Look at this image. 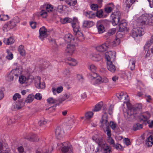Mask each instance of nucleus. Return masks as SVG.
<instances>
[{"label": "nucleus", "instance_id": "49", "mask_svg": "<svg viewBox=\"0 0 153 153\" xmlns=\"http://www.w3.org/2000/svg\"><path fill=\"white\" fill-rule=\"evenodd\" d=\"M47 102L49 104H54L57 103V101L52 97H50L47 99Z\"/></svg>", "mask_w": 153, "mask_h": 153}, {"label": "nucleus", "instance_id": "4", "mask_svg": "<svg viewBox=\"0 0 153 153\" xmlns=\"http://www.w3.org/2000/svg\"><path fill=\"white\" fill-rule=\"evenodd\" d=\"M16 20H11L4 25L3 30L4 32H7L10 29L14 28L16 25Z\"/></svg>", "mask_w": 153, "mask_h": 153}, {"label": "nucleus", "instance_id": "31", "mask_svg": "<svg viewBox=\"0 0 153 153\" xmlns=\"http://www.w3.org/2000/svg\"><path fill=\"white\" fill-rule=\"evenodd\" d=\"M103 105V102H100L97 104L93 110L94 112L98 111H100Z\"/></svg>", "mask_w": 153, "mask_h": 153}, {"label": "nucleus", "instance_id": "54", "mask_svg": "<svg viewBox=\"0 0 153 153\" xmlns=\"http://www.w3.org/2000/svg\"><path fill=\"white\" fill-rule=\"evenodd\" d=\"M109 125L111 128L113 130L115 129L117 127V124L116 123L114 122H110Z\"/></svg>", "mask_w": 153, "mask_h": 153}, {"label": "nucleus", "instance_id": "41", "mask_svg": "<svg viewBox=\"0 0 153 153\" xmlns=\"http://www.w3.org/2000/svg\"><path fill=\"white\" fill-rule=\"evenodd\" d=\"M14 75L10 71L9 74H7L6 76V79L8 81H11L13 80Z\"/></svg>", "mask_w": 153, "mask_h": 153}, {"label": "nucleus", "instance_id": "12", "mask_svg": "<svg viewBox=\"0 0 153 153\" xmlns=\"http://www.w3.org/2000/svg\"><path fill=\"white\" fill-rule=\"evenodd\" d=\"M32 81V80L30 79L29 77H26L23 75H21L19 77V82L21 84L27 83Z\"/></svg>", "mask_w": 153, "mask_h": 153}, {"label": "nucleus", "instance_id": "61", "mask_svg": "<svg viewBox=\"0 0 153 153\" xmlns=\"http://www.w3.org/2000/svg\"><path fill=\"white\" fill-rule=\"evenodd\" d=\"M120 20H112V23L113 26H115L118 24L119 25L120 23L119 24Z\"/></svg>", "mask_w": 153, "mask_h": 153}, {"label": "nucleus", "instance_id": "29", "mask_svg": "<svg viewBox=\"0 0 153 153\" xmlns=\"http://www.w3.org/2000/svg\"><path fill=\"white\" fill-rule=\"evenodd\" d=\"M94 25V23L89 20L85 21L83 23V26L85 27H90Z\"/></svg>", "mask_w": 153, "mask_h": 153}, {"label": "nucleus", "instance_id": "5", "mask_svg": "<svg viewBox=\"0 0 153 153\" xmlns=\"http://www.w3.org/2000/svg\"><path fill=\"white\" fill-rule=\"evenodd\" d=\"M75 46L73 45L68 44L65 50V54L67 56H72L76 52Z\"/></svg>", "mask_w": 153, "mask_h": 153}, {"label": "nucleus", "instance_id": "57", "mask_svg": "<svg viewBox=\"0 0 153 153\" xmlns=\"http://www.w3.org/2000/svg\"><path fill=\"white\" fill-rule=\"evenodd\" d=\"M91 80H92V79H94L95 78H97L98 76H100L98 74L96 73V72L93 73L92 74H91Z\"/></svg>", "mask_w": 153, "mask_h": 153}, {"label": "nucleus", "instance_id": "7", "mask_svg": "<svg viewBox=\"0 0 153 153\" xmlns=\"http://www.w3.org/2000/svg\"><path fill=\"white\" fill-rule=\"evenodd\" d=\"M40 77L39 76H36L34 79V84L35 86L38 88H44L45 87V84L44 82L41 83Z\"/></svg>", "mask_w": 153, "mask_h": 153}, {"label": "nucleus", "instance_id": "35", "mask_svg": "<svg viewBox=\"0 0 153 153\" xmlns=\"http://www.w3.org/2000/svg\"><path fill=\"white\" fill-rule=\"evenodd\" d=\"M124 23H122L121 24H120L119 25V31L117 33H119V34H118L119 36H122V37L123 36V34L121 33V32H123L124 31V26L123 25Z\"/></svg>", "mask_w": 153, "mask_h": 153}, {"label": "nucleus", "instance_id": "18", "mask_svg": "<svg viewBox=\"0 0 153 153\" xmlns=\"http://www.w3.org/2000/svg\"><path fill=\"white\" fill-rule=\"evenodd\" d=\"M64 39L67 43L73 42L74 41V38L71 34H67L65 35Z\"/></svg>", "mask_w": 153, "mask_h": 153}, {"label": "nucleus", "instance_id": "30", "mask_svg": "<svg viewBox=\"0 0 153 153\" xmlns=\"http://www.w3.org/2000/svg\"><path fill=\"white\" fill-rule=\"evenodd\" d=\"M145 25H153V20H146V21L143 20L140 23V26Z\"/></svg>", "mask_w": 153, "mask_h": 153}, {"label": "nucleus", "instance_id": "17", "mask_svg": "<svg viewBox=\"0 0 153 153\" xmlns=\"http://www.w3.org/2000/svg\"><path fill=\"white\" fill-rule=\"evenodd\" d=\"M63 132L62 128L59 126L57 127L55 131V134L58 138L59 139L62 137Z\"/></svg>", "mask_w": 153, "mask_h": 153}, {"label": "nucleus", "instance_id": "50", "mask_svg": "<svg viewBox=\"0 0 153 153\" xmlns=\"http://www.w3.org/2000/svg\"><path fill=\"white\" fill-rule=\"evenodd\" d=\"M49 152L48 149L47 148H44L41 151L37 150L36 153H48Z\"/></svg>", "mask_w": 153, "mask_h": 153}, {"label": "nucleus", "instance_id": "58", "mask_svg": "<svg viewBox=\"0 0 153 153\" xmlns=\"http://www.w3.org/2000/svg\"><path fill=\"white\" fill-rule=\"evenodd\" d=\"M21 97V95L18 93L15 94L13 97V99L14 100H16L17 98H20Z\"/></svg>", "mask_w": 153, "mask_h": 153}, {"label": "nucleus", "instance_id": "56", "mask_svg": "<svg viewBox=\"0 0 153 153\" xmlns=\"http://www.w3.org/2000/svg\"><path fill=\"white\" fill-rule=\"evenodd\" d=\"M140 119L141 120H142L143 122H146L148 120V117L145 115H141L140 117Z\"/></svg>", "mask_w": 153, "mask_h": 153}, {"label": "nucleus", "instance_id": "59", "mask_svg": "<svg viewBox=\"0 0 153 153\" xmlns=\"http://www.w3.org/2000/svg\"><path fill=\"white\" fill-rule=\"evenodd\" d=\"M30 25L33 29H35L36 27V23L34 21H32L30 23Z\"/></svg>", "mask_w": 153, "mask_h": 153}, {"label": "nucleus", "instance_id": "62", "mask_svg": "<svg viewBox=\"0 0 153 153\" xmlns=\"http://www.w3.org/2000/svg\"><path fill=\"white\" fill-rule=\"evenodd\" d=\"M34 98L36 99L40 100L42 98V96H41V94L39 93H38L36 94L35 96L34 97Z\"/></svg>", "mask_w": 153, "mask_h": 153}, {"label": "nucleus", "instance_id": "3", "mask_svg": "<svg viewBox=\"0 0 153 153\" xmlns=\"http://www.w3.org/2000/svg\"><path fill=\"white\" fill-rule=\"evenodd\" d=\"M62 144V153H73L72 147L69 142H64Z\"/></svg>", "mask_w": 153, "mask_h": 153}, {"label": "nucleus", "instance_id": "28", "mask_svg": "<svg viewBox=\"0 0 153 153\" xmlns=\"http://www.w3.org/2000/svg\"><path fill=\"white\" fill-rule=\"evenodd\" d=\"M126 97H125V103H126L127 106L129 110H131L132 108V106L129 102V98L127 94H126Z\"/></svg>", "mask_w": 153, "mask_h": 153}, {"label": "nucleus", "instance_id": "42", "mask_svg": "<svg viewBox=\"0 0 153 153\" xmlns=\"http://www.w3.org/2000/svg\"><path fill=\"white\" fill-rule=\"evenodd\" d=\"M34 98V96L31 94H29L26 98L25 101L27 102L30 103L32 102Z\"/></svg>", "mask_w": 153, "mask_h": 153}, {"label": "nucleus", "instance_id": "6", "mask_svg": "<svg viewBox=\"0 0 153 153\" xmlns=\"http://www.w3.org/2000/svg\"><path fill=\"white\" fill-rule=\"evenodd\" d=\"M0 153H10L8 145L0 140Z\"/></svg>", "mask_w": 153, "mask_h": 153}, {"label": "nucleus", "instance_id": "60", "mask_svg": "<svg viewBox=\"0 0 153 153\" xmlns=\"http://www.w3.org/2000/svg\"><path fill=\"white\" fill-rule=\"evenodd\" d=\"M125 143L126 146H129L131 144V142L128 138H125Z\"/></svg>", "mask_w": 153, "mask_h": 153}, {"label": "nucleus", "instance_id": "39", "mask_svg": "<svg viewBox=\"0 0 153 153\" xmlns=\"http://www.w3.org/2000/svg\"><path fill=\"white\" fill-rule=\"evenodd\" d=\"M6 52L7 53V55L6 56V58L7 59L9 60H11L13 58V54L10 51L9 49H7Z\"/></svg>", "mask_w": 153, "mask_h": 153}, {"label": "nucleus", "instance_id": "36", "mask_svg": "<svg viewBox=\"0 0 153 153\" xmlns=\"http://www.w3.org/2000/svg\"><path fill=\"white\" fill-rule=\"evenodd\" d=\"M94 114L92 111H88L85 113V117L87 120H90L93 117Z\"/></svg>", "mask_w": 153, "mask_h": 153}, {"label": "nucleus", "instance_id": "22", "mask_svg": "<svg viewBox=\"0 0 153 153\" xmlns=\"http://www.w3.org/2000/svg\"><path fill=\"white\" fill-rule=\"evenodd\" d=\"M25 138L32 142L38 141L39 140L37 136L35 134H32L30 136L25 137Z\"/></svg>", "mask_w": 153, "mask_h": 153}, {"label": "nucleus", "instance_id": "51", "mask_svg": "<svg viewBox=\"0 0 153 153\" xmlns=\"http://www.w3.org/2000/svg\"><path fill=\"white\" fill-rule=\"evenodd\" d=\"M47 121L46 119L44 118H42L41 119L39 122V124L40 126H42L43 125H45L47 123Z\"/></svg>", "mask_w": 153, "mask_h": 153}, {"label": "nucleus", "instance_id": "23", "mask_svg": "<svg viewBox=\"0 0 153 153\" xmlns=\"http://www.w3.org/2000/svg\"><path fill=\"white\" fill-rule=\"evenodd\" d=\"M118 34H119V33H117L116 34V38L112 42V45L114 46L118 45L120 43V38L122 36H119L118 35Z\"/></svg>", "mask_w": 153, "mask_h": 153}, {"label": "nucleus", "instance_id": "19", "mask_svg": "<svg viewBox=\"0 0 153 153\" xmlns=\"http://www.w3.org/2000/svg\"><path fill=\"white\" fill-rule=\"evenodd\" d=\"M108 5H110V6H107L105 7L104 9L105 12L107 13H110L114 8V5L113 3H109Z\"/></svg>", "mask_w": 153, "mask_h": 153}, {"label": "nucleus", "instance_id": "20", "mask_svg": "<svg viewBox=\"0 0 153 153\" xmlns=\"http://www.w3.org/2000/svg\"><path fill=\"white\" fill-rule=\"evenodd\" d=\"M42 7L44 10L46 9L48 12H52L53 10V6L51 4H45L42 6Z\"/></svg>", "mask_w": 153, "mask_h": 153}, {"label": "nucleus", "instance_id": "25", "mask_svg": "<svg viewBox=\"0 0 153 153\" xmlns=\"http://www.w3.org/2000/svg\"><path fill=\"white\" fill-rule=\"evenodd\" d=\"M136 0H126L125 3L126 4V11L127 12H128V10L131 6L135 1Z\"/></svg>", "mask_w": 153, "mask_h": 153}, {"label": "nucleus", "instance_id": "63", "mask_svg": "<svg viewBox=\"0 0 153 153\" xmlns=\"http://www.w3.org/2000/svg\"><path fill=\"white\" fill-rule=\"evenodd\" d=\"M147 123L149 124V126L150 128H152L153 127V121L148 120L147 121Z\"/></svg>", "mask_w": 153, "mask_h": 153}, {"label": "nucleus", "instance_id": "55", "mask_svg": "<svg viewBox=\"0 0 153 153\" xmlns=\"http://www.w3.org/2000/svg\"><path fill=\"white\" fill-rule=\"evenodd\" d=\"M106 131L107 132V136H108V138L109 139H110L111 137V130L109 128V127H107L106 128Z\"/></svg>", "mask_w": 153, "mask_h": 153}, {"label": "nucleus", "instance_id": "46", "mask_svg": "<svg viewBox=\"0 0 153 153\" xmlns=\"http://www.w3.org/2000/svg\"><path fill=\"white\" fill-rule=\"evenodd\" d=\"M88 69L91 71L92 73L96 72L97 70V67L94 65H90L88 67Z\"/></svg>", "mask_w": 153, "mask_h": 153}, {"label": "nucleus", "instance_id": "53", "mask_svg": "<svg viewBox=\"0 0 153 153\" xmlns=\"http://www.w3.org/2000/svg\"><path fill=\"white\" fill-rule=\"evenodd\" d=\"M124 93L123 92H122L120 93H117L116 94L117 97L119 99L121 100L124 97Z\"/></svg>", "mask_w": 153, "mask_h": 153}, {"label": "nucleus", "instance_id": "27", "mask_svg": "<svg viewBox=\"0 0 153 153\" xmlns=\"http://www.w3.org/2000/svg\"><path fill=\"white\" fill-rule=\"evenodd\" d=\"M120 13L119 11L112 13L111 15V19H120Z\"/></svg>", "mask_w": 153, "mask_h": 153}, {"label": "nucleus", "instance_id": "40", "mask_svg": "<svg viewBox=\"0 0 153 153\" xmlns=\"http://www.w3.org/2000/svg\"><path fill=\"white\" fill-rule=\"evenodd\" d=\"M135 61L133 59L131 60L129 63V67L131 70H133L135 69Z\"/></svg>", "mask_w": 153, "mask_h": 153}, {"label": "nucleus", "instance_id": "47", "mask_svg": "<svg viewBox=\"0 0 153 153\" xmlns=\"http://www.w3.org/2000/svg\"><path fill=\"white\" fill-rule=\"evenodd\" d=\"M99 7L98 5L96 4H92L90 5V7L92 10L94 11H97Z\"/></svg>", "mask_w": 153, "mask_h": 153}, {"label": "nucleus", "instance_id": "13", "mask_svg": "<svg viewBox=\"0 0 153 153\" xmlns=\"http://www.w3.org/2000/svg\"><path fill=\"white\" fill-rule=\"evenodd\" d=\"M108 45L106 43H104L96 47V49L100 52H104L106 51L108 48Z\"/></svg>", "mask_w": 153, "mask_h": 153}, {"label": "nucleus", "instance_id": "10", "mask_svg": "<svg viewBox=\"0 0 153 153\" xmlns=\"http://www.w3.org/2000/svg\"><path fill=\"white\" fill-rule=\"evenodd\" d=\"M39 37L41 40H43L47 36V29L45 27L43 26L39 29Z\"/></svg>", "mask_w": 153, "mask_h": 153}, {"label": "nucleus", "instance_id": "24", "mask_svg": "<svg viewBox=\"0 0 153 153\" xmlns=\"http://www.w3.org/2000/svg\"><path fill=\"white\" fill-rule=\"evenodd\" d=\"M84 15L88 19L95 18V13L92 11H88L84 13Z\"/></svg>", "mask_w": 153, "mask_h": 153}, {"label": "nucleus", "instance_id": "2", "mask_svg": "<svg viewBox=\"0 0 153 153\" xmlns=\"http://www.w3.org/2000/svg\"><path fill=\"white\" fill-rule=\"evenodd\" d=\"M116 53L114 51H110L106 54L105 58L107 61V68L108 70L112 72L116 71L115 66L112 64V62L115 60Z\"/></svg>", "mask_w": 153, "mask_h": 153}, {"label": "nucleus", "instance_id": "1", "mask_svg": "<svg viewBox=\"0 0 153 153\" xmlns=\"http://www.w3.org/2000/svg\"><path fill=\"white\" fill-rule=\"evenodd\" d=\"M73 29L74 34L76 35V39L80 42L83 41L85 39V36L82 32L80 30L79 22L78 20H71L69 21Z\"/></svg>", "mask_w": 153, "mask_h": 153}, {"label": "nucleus", "instance_id": "16", "mask_svg": "<svg viewBox=\"0 0 153 153\" xmlns=\"http://www.w3.org/2000/svg\"><path fill=\"white\" fill-rule=\"evenodd\" d=\"M66 62L71 66H76L78 64V62L75 59L71 58H68L66 60Z\"/></svg>", "mask_w": 153, "mask_h": 153}, {"label": "nucleus", "instance_id": "37", "mask_svg": "<svg viewBox=\"0 0 153 153\" xmlns=\"http://www.w3.org/2000/svg\"><path fill=\"white\" fill-rule=\"evenodd\" d=\"M102 82V78L100 76H98L96 78L92 79V82L94 85L99 84Z\"/></svg>", "mask_w": 153, "mask_h": 153}, {"label": "nucleus", "instance_id": "44", "mask_svg": "<svg viewBox=\"0 0 153 153\" xmlns=\"http://www.w3.org/2000/svg\"><path fill=\"white\" fill-rule=\"evenodd\" d=\"M67 3L70 6H74L76 3V0H67Z\"/></svg>", "mask_w": 153, "mask_h": 153}, {"label": "nucleus", "instance_id": "8", "mask_svg": "<svg viewBox=\"0 0 153 153\" xmlns=\"http://www.w3.org/2000/svg\"><path fill=\"white\" fill-rule=\"evenodd\" d=\"M99 146L101 147L103 150V153H111V151L107 144L104 142H99Z\"/></svg>", "mask_w": 153, "mask_h": 153}, {"label": "nucleus", "instance_id": "48", "mask_svg": "<svg viewBox=\"0 0 153 153\" xmlns=\"http://www.w3.org/2000/svg\"><path fill=\"white\" fill-rule=\"evenodd\" d=\"M116 29L115 28H113L109 30L106 34L108 36H111L114 34L116 33Z\"/></svg>", "mask_w": 153, "mask_h": 153}, {"label": "nucleus", "instance_id": "32", "mask_svg": "<svg viewBox=\"0 0 153 153\" xmlns=\"http://www.w3.org/2000/svg\"><path fill=\"white\" fill-rule=\"evenodd\" d=\"M18 51L22 56H24L25 55V51L24 48V46L23 45H21L19 47Z\"/></svg>", "mask_w": 153, "mask_h": 153}, {"label": "nucleus", "instance_id": "45", "mask_svg": "<svg viewBox=\"0 0 153 153\" xmlns=\"http://www.w3.org/2000/svg\"><path fill=\"white\" fill-rule=\"evenodd\" d=\"M69 97V96L68 95L65 94L62 98L59 100V102L60 103H62L63 102L68 99Z\"/></svg>", "mask_w": 153, "mask_h": 153}, {"label": "nucleus", "instance_id": "21", "mask_svg": "<svg viewBox=\"0 0 153 153\" xmlns=\"http://www.w3.org/2000/svg\"><path fill=\"white\" fill-rule=\"evenodd\" d=\"M15 40L13 37H10L9 38H4L3 40V42L6 45H11L14 43Z\"/></svg>", "mask_w": 153, "mask_h": 153}, {"label": "nucleus", "instance_id": "64", "mask_svg": "<svg viewBox=\"0 0 153 153\" xmlns=\"http://www.w3.org/2000/svg\"><path fill=\"white\" fill-rule=\"evenodd\" d=\"M148 15L147 14L142 15L141 16V19L142 18L143 19H149V18H148Z\"/></svg>", "mask_w": 153, "mask_h": 153}, {"label": "nucleus", "instance_id": "52", "mask_svg": "<svg viewBox=\"0 0 153 153\" xmlns=\"http://www.w3.org/2000/svg\"><path fill=\"white\" fill-rule=\"evenodd\" d=\"M47 13L44 9L40 12V16L43 18H45L47 16Z\"/></svg>", "mask_w": 153, "mask_h": 153}, {"label": "nucleus", "instance_id": "33", "mask_svg": "<svg viewBox=\"0 0 153 153\" xmlns=\"http://www.w3.org/2000/svg\"><path fill=\"white\" fill-rule=\"evenodd\" d=\"M98 32L99 34L102 33L104 32L105 30L104 26L102 24H97V25Z\"/></svg>", "mask_w": 153, "mask_h": 153}, {"label": "nucleus", "instance_id": "38", "mask_svg": "<svg viewBox=\"0 0 153 153\" xmlns=\"http://www.w3.org/2000/svg\"><path fill=\"white\" fill-rule=\"evenodd\" d=\"M102 57L99 54H94L92 57V60L95 61H99L101 60Z\"/></svg>", "mask_w": 153, "mask_h": 153}, {"label": "nucleus", "instance_id": "11", "mask_svg": "<svg viewBox=\"0 0 153 153\" xmlns=\"http://www.w3.org/2000/svg\"><path fill=\"white\" fill-rule=\"evenodd\" d=\"M14 65L16 67L15 69L12 70L11 72L14 76L18 77L21 74V71L19 70L20 66L18 65L17 63H14Z\"/></svg>", "mask_w": 153, "mask_h": 153}, {"label": "nucleus", "instance_id": "26", "mask_svg": "<svg viewBox=\"0 0 153 153\" xmlns=\"http://www.w3.org/2000/svg\"><path fill=\"white\" fill-rule=\"evenodd\" d=\"M146 144L148 147H151L153 144V136H150L146 140Z\"/></svg>", "mask_w": 153, "mask_h": 153}, {"label": "nucleus", "instance_id": "14", "mask_svg": "<svg viewBox=\"0 0 153 153\" xmlns=\"http://www.w3.org/2000/svg\"><path fill=\"white\" fill-rule=\"evenodd\" d=\"M95 18L97 16L98 18H106L108 14H105L102 9L97 10L96 13H95Z\"/></svg>", "mask_w": 153, "mask_h": 153}, {"label": "nucleus", "instance_id": "43", "mask_svg": "<svg viewBox=\"0 0 153 153\" xmlns=\"http://www.w3.org/2000/svg\"><path fill=\"white\" fill-rule=\"evenodd\" d=\"M143 128V126L139 123H137L134 125L133 127V130L135 131L137 130L141 129Z\"/></svg>", "mask_w": 153, "mask_h": 153}, {"label": "nucleus", "instance_id": "9", "mask_svg": "<svg viewBox=\"0 0 153 153\" xmlns=\"http://www.w3.org/2000/svg\"><path fill=\"white\" fill-rule=\"evenodd\" d=\"M108 120V116L107 115H104L102 116L100 120V126L101 127L106 128L108 127L109 123Z\"/></svg>", "mask_w": 153, "mask_h": 153}, {"label": "nucleus", "instance_id": "34", "mask_svg": "<svg viewBox=\"0 0 153 153\" xmlns=\"http://www.w3.org/2000/svg\"><path fill=\"white\" fill-rule=\"evenodd\" d=\"M63 88L62 86H60L58 87L57 88H53L52 91L54 95H56V93H60L62 92L63 90Z\"/></svg>", "mask_w": 153, "mask_h": 153}, {"label": "nucleus", "instance_id": "15", "mask_svg": "<svg viewBox=\"0 0 153 153\" xmlns=\"http://www.w3.org/2000/svg\"><path fill=\"white\" fill-rule=\"evenodd\" d=\"M140 27L134 28L132 30V35L134 37H136L138 36H141V31L140 30Z\"/></svg>", "mask_w": 153, "mask_h": 153}]
</instances>
